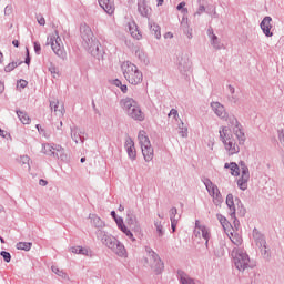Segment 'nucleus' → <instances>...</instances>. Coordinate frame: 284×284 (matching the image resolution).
I'll list each match as a JSON object with an SVG mask.
<instances>
[{
	"label": "nucleus",
	"instance_id": "3c124183",
	"mask_svg": "<svg viewBox=\"0 0 284 284\" xmlns=\"http://www.w3.org/2000/svg\"><path fill=\"white\" fill-rule=\"evenodd\" d=\"M39 185L45 186V185H48V181H45V180H40V181H39Z\"/></svg>",
	"mask_w": 284,
	"mask_h": 284
},
{
	"label": "nucleus",
	"instance_id": "f8f14e48",
	"mask_svg": "<svg viewBox=\"0 0 284 284\" xmlns=\"http://www.w3.org/2000/svg\"><path fill=\"white\" fill-rule=\"evenodd\" d=\"M226 235L234 245L239 246L243 244V237L241 236V233H239V229L233 227L231 231L226 232Z\"/></svg>",
	"mask_w": 284,
	"mask_h": 284
},
{
	"label": "nucleus",
	"instance_id": "774afa93",
	"mask_svg": "<svg viewBox=\"0 0 284 284\" xmlns=\"http://www.w3.org/2000/svg\"><path fill=\"white\" fill-rule=\"evenodd\" d=\"M37 129L39 130V125H37Z\"/></svg>",
	"mask_w": 284,
	"mask_h": 284
},
{
	"label": "nucleus",
	"instance_id": "6e6d98bb",
	"mask_svg": "<svg viewBox=\"0 0 284 284\" xmlns=\"http://www.w3.org/2000/svg\"><path fill=\"white\" fill-rule=\"evenodd\" d=\"M158 6H163V0H158Z\"/></svg>",
	"mask_w": 284,
	"mask_h": 284
},
{
	"label": "nucleus",
	"instance_id": "473e14b6",
	"mask_svg": "<svg viewBox=\"0 0 284 284\" xmlns=\"http://www.w3.org/2000/svg\"><path fill=\"white\" fill-rule=\"evenodd\" d=\"M19 64L17 62H11L7 67H4L6 72H12Z\"/></svg>",
	"mask_w": 284,
	"mask_h": 284
},
{
	"label": "nucleus",
	"instance_id": "69168bd1",
	"mask_svg": "<svg viewBox=\"0 0 284 284\" xmlns=\"http://www.w3.org/2000/svg\"><path fill=\"white\" fill-rule=\"evenodd\" d=\"M231 92H234V89H231Z\"/></svg>",
	"mask_w": 284,
	"mask_h": 284
},
{
	"label": "nucleus",
	"instance_id": "37998d69",
	"mask_svg": "<svg viewBox=\"0 0 284 284\" xmlns=\"http://www.w3.org/2000/svg\"><path fill=\"white\" fill-rule=\"evenodd\" d=\"M113 84L116 85V88H121L123 85V83L119 79L114 80Z\"/></svg>",
	"mask_w": 284,
	"mask_h": 284
},
{
	"label": "nucleus",
	"instance_id": "de8ad7c7",
	"mask_svg": "<svg viewBox=\"0 0 284 284\" xmlns=\"http://www.w3.org/2000/svg\"><path fill=\"white\" fill-rule=\"evenodd\" d=\"M185 8V2H181L179 6H178V10H183Z\"/></svg>",
	"mask_w": 284,
	"mask_h": 284
},
{
	"label": "nucleus",
	"instance_id": "f257e3e1",
	"mask_svg": "<svg viewBox=\"0 0 284 284\" xmlns=\"http://www.w3.org/2000/svg\"><path fill=\"white\" fill-rule=\"evenodd\" d=\"M234 136L237 139L240 145L245 143V130H243V125L239 123L237 119H233L231 124L220 129V139L224 145V149L231 155L239 154L241 150Z\"/></svg>",
	"mask_w": 284,
	"mask_h": 284
},
{
	"label": "nucleus",
	"instance_id": "f03ea898",
	"mask_svg": "<svg viewBox=\"0 0 284 284\" xmlns=\"http://www.w3.org/2000/svg\"><path fill=\"white\" fill-rule=\"evenodd\" d=\"M121 70L125 81L131 85H139L143 83V72L139 70L136 64L130 61H124L121 65Z\"/></svg>",
	"mask_w": 284,
	"mask_h": 284
},
{
	"label": "nucleus",
	"instance_id": "58836bf2",
	"mask_svg": "<svg viewBox=\"0 0 284 284\" xmlns=\"http://www.w3.org/2000/svg\"><path fill=\"white\" fill-rule=\"evenodd\" d=\"M28 87V81H26V80H20L19 82H18V88H27Z\"/></svg>",
	"mask_w": 284,
	"mask_h": 284
},
{
	"label": "nucleus",
	"instance_id": "4be33fe9",
	"mask_svg": "<svg viewBox=\"0 0 284 284\" xmlns=\"http://www.w3.org/2000/svg\"><path fill=\"white\" fill-rule=\"evenodd\" d=\"M70 252H72V254H82L83 256H90L91 254L90 250L82 246H72Z\"/></svg>",
	"mask_w": 284,
	"mask_h": 284
},
{
	"label": "nucleus",
	"instance_id": "2eb2a0df",
	"mask_svg": "<svg viewBox=\"0 0 284 284\" xmlns=\"http://www.w3.org/2000/svg\"><path fill=\"white\" fill-rule=\"evenodd\" d=\"M99 4L108 14H114V2L110 0H99Z\"/></svg>",
	"mask_w": 284,
	"mask_h": 284
},
{
	"label": "nucleus",
	"instance_id": "2f4dec72",
	"mask_svg": "<svg viewBox=\"0 0 284 284\" xmlns=\"http://www.w3.org/2000/svg\"><path fill=\"white\" fill-rule=\"evenodd\" d=\"M121 232H123V234H125V236H128L129 239H131V241H136V239H134V234L131 233V231L128 229V226H121Z\"/></svg>",
	"mask_w": 284,
	"mask_h": 284
},
{
	"label": "nucleus",
	"instance_id": "a19ab883",
	"mask_svg": "<svg viewBox=\"0 0 284 284\" xmlns=\"http://www.w3.org/2000/svg\"><path fill=\"white\" fill-rule=\"evenodd\" d=\"M21 161H22V163H30V156L23 155V156H21Z\"/></svg>",
	"mask_w": 284,
	"mask_h": 284
},
{
	"label": "nucleus",
	"instance_id": "c9c22d12",
	"mask_svg": "<svg viewBox=\"0 0 284 284\" xmlns=\"http://www.w3.org/2000/svg\"><path fill=\"white\" fill-rule=\"evenodd\" d=\"M52 272L54 274H58V276H65V274L63 273V271L59 270V267L57 266H52Z\"/></svg>",
	"mask_w": 284,
	"mask_h": 284
},
{
	"label": "nucleus",
	"instance_id": "5701e85b",
	"mask_svg": "<svg viewBox=\"0 0 284 284\" xmlns=\"http://www.w3.org/2000/svg\"><path fill=\"white\" fill-rule=\"evenodd\" d=\"M112 251L118 255V256H125V254H128V252L125 251V246H123V244H121L120 242H118L115 244V246L112 248Z\"/></svg>",
	"mask_w": 284,
	"mask_h": 284
},
{
	"label": "nucleus",
	"instance_id": "8fccbe9b",
	"mask_svg": "<svg viewBox=\"0 0 284 284\" xmlns=\"http://www.w3.org/2000/svg\"><path fill=\"white\" fill-rule=\"evenodd\" d=\"M27 54H28V57L26 59V63H27V65H30V53L28 50H27Z\"/></svg>",
	"mask_w": 284,
	"mask_h": 284
},
{
	"label": "nucleus",
	"instance_id": "052dcab7",
	"mask_svg": "<svg viewBox=\"0 0 284 284\" xmlns=\"http://www.w3.org/2000/svg\"><path fill=\"white\" fill-rule=\"evenodd\" d=\"M3 135V130H0V136H2Z\"/></svg>",
	"mask_w": 284,
	"mask_h": 284
},
{
	"label": "nucleus",
	"instance_id": "6e6552de",
	"mask_svg": "<svg viewBox=\"0 0 284 284\" xmlns=\"http://www.w3.org/2000/svg\"><path fill=\"white\" fill-rule=\"evenodd\" d=\"M43 153L48 154L49 156H57L58 159H61V156L65 154V150L59 144H55V145L44 144Z\"/></svg>",
	"mask_w": 284,
	"mask_h": 284
},
{
	"label": "nucleus",
	"instance_id": "9d476101",
	"mask_svg": "<svg viewBox=\"0 0 284 284\" xmlns=\"http://www.w3.org/2000/svg\"><path fill=\"white\" fill-rule=\"evenodd\" d=\"M204 185H205L210 196H212L213 201H216L217 203H221V201H223L217 185L212 183V181H210V180H205Z\"/></svg>",
	"mask_w": 284,
	"mask_h": 284
},
{
	"label": "nucleus",
	"instance_id": "e2e57ef3",
	"mask_svg": "<svg viewBox=\"0 0 284 284\" xmlns=\"http://www.w3.org/2000/svg\"><path fill=\"white\" fill-rule=\"evenodd\" d=\"M174 212H176V210L174 209V210H172V214H174Z\"/></svg>",
	"mask_w": 284,
	"mask_h": 284
},
{
	"label": "nucleus",
	"instance_id": "5fc2aeb1",
	"mask_svg": "<svg viewBox=\"0 0 284 284\" xmlns=\"http://www.w3.org/2000/svg\"><path fill=\"white\" fill-rule=\"evenodd\" d=\"M123 210H125V207H123V205L119 206V212H123Z\"/></svg>",
	"mask_w": 284,
	"mask_h": 284
},
{
	"label": "nucleus",
	"instance_id": "864d4df0",
	"mask_svg": "<svg viewBox=\"0 0 284 284\" xmlns=\"http://www.w3.org/2000/svg\"><path fill=\"white\" fill-rule=\"evenodd\" d=\"M111 216H113V219L115 220L116 219V212L112 211Z\"/></svg>",
	"mask_w": 284,
	"mask_h": 284
},
{
	"label": "nucleus",
	"instance_id": "bf43d9fd",
	"mask_svg": "<svg viewBox=\"0 0 284 284\" xmlns=\"http://www.w3.org/2000/svg\"><path fill=\"white\" fill-rule=\"evenodd\" d=\"M216 39H217L216 36H213V43H214V41H216Z\"/></svg>",
	"mask_w": 284,
	"mask_h": 284
},
{
	"label": "nucleus",
	"instance_id": "7ed1b4c3",
	"mask_svg": "<svg viewBox=\"0 0 284 284\" xmlns=\"http://www.w3.org/2000/svg\"><path fill=\"white\" fill-rule=\"evenodd\" d=\"M120 105L126 111V114L131 116V119H135V121H143V112L134 99L125 98L121 100Z\"/></svg>",
	"mask_w": 284,
	"mask_h": 284
},
{
	"label": "nucleus",
	"instance_id": "603ef678",
	"mask_svg": "<svg viewBox=\"0 0 284 284\" xmlns=\"http://www.w3.org/2000/svg\"><path fill=\"white\" fill-rule=\"evenodd\" d=\"M12 43L16 48H19V40H13Z\"/></svg>",
	"mask_w": 284,
	"mask_h": 284
},
{
	"label": "nucleus",
	"instance_id": "09e8293b",
	"mask_svg": "<svg viewBox=\"0 0 284 284\" xmlns=\"http://www.w3.org/2000/svg\"><path fill=\"white\" fill-rule=\"evenodd\" d=\"M172 37H174V36L172 34V32H168V33L164 34V38H165V39H172Z\"/></svg>",
	"mask_w": 284,
	"mask_h": 284
},
{
	"label": "nucleus",
	"instance_id": "4c0bfd02",
	"mask_svg": "<svg viewBox=\"0 0 284 284\" xmlns=\"http://www.w3.org/2000/svg\"><path fill=\"white\" fill-rule=\"evenodd\" d=\"M114 221L120 230H121V227L125 226V224H123V219L116 217Z\"/></svg>",
	"mask_w": 284,
	"mask_h": 284
},
{
	"label": "nucleus",
	"instance_id": "cd10ccee",
	"mask_svg": "<svg viewBox=\"0 0 284 284\" xmlns=\"http://www.w3.org/2000/svg\"><path fill=\"white\" fill-rule=\"evenodd\" d=\"M104 243L106 246H109L110 250H113V247H115V245L119 243V241L116 237L105 236Z\"/></svg>",
	"mask_w": 284,
	"mask_h": 284
},
{
	"label": "nucleus",
	"instance_id": "393cba45",
	"mask_svg": "<svg viewBox=\"0 0 284 284\" xmlns=\"http://www.w3.org/2000/svg\"><path fill=\"white\" fill-rule=\"evenodd\" d=\"M224 168L230 169L231 170V174L232 176H239V164L237 163H225Z\"/></svg>",
	"mask_w": 284,
	"mask_h": 284
},
{
	"label": "nucleus",
	"instance_id": "bb28decb",
	"mask_svg": "<svg viewBox=\"0 0 284 284\" xmlns=\"http://www.w3.org/2000/svg\"><path fill=\"white\" fill-rule=\"evenodd\" d=\"M17 250H23L24 252H30L32 250V243L30 242H18L16 244Z\"/></svg>",
	"mask_w": 284,
	"mask_h": 284
},
{
	"label": "nucleus",
	"instance_id": "e433bc0d",
	"mask_svg": "<svg viewBox=\"0 0 284 284\" xmlns=\"http://www.w3.org/2000/svg\"><path fill=\"white\" fill-rule=\"evenodd\" d=\"M37 21L39 26H45V18H43V16H38Z\"/></svg>",
	"mask_w": 284,
	"mask_h": 284
},
{
	"label": "nucleus",
	"instance_id": "a211bd4d",
	"mask_svg": "<svg viewBox=\"0 0 284 284\" xmlns=\"http://www.w3.org/2000/svg\"><path fill=\"white\" fill-rule=\"evenodd\" d=\"M126 152L130 159H136V148H134V141L128 140L125 143Z\"/></svg>",
	"mask_w": 284,
	"mask_h": 284
},
{
	"label": "nucleus",
	"instance_id": "1a4fd4ad",
	"mask_svg": "<svg viewBox=\"0 0 284 284\" xmlns=\"http://www.w3.org/2000/svg\"><path fill=\"white\" fill-rule=\"evenodd\" d=\"M194 236H196V239H204L206 243L210 241V230L207 226L201 224L199 220L195 222Z\"/></svg>",
	"mask_w": 284,
	"mask_h": 284
},
{
	"label": "nucleus",
	"instance_id": "a878e982",
	"mask_svg": "<svg viewBox=\"0 0 284 284\" xmlns=\"http://www.w3.org/2000/svg\"><path fill=\"white\" fill-rule=\"evenodd\" d=\"M180 281L182 284H194V280H192L185 272L179 271Z\"/></svg>",
	"mask_w": 284,
	"mask_h": 284
},
{
	"label": "nucleus",
	"instance_id": "72a5a7b5",
	"mask_svg": "<svg viewBox=\"0 0 284 284\" xmlns=\"http://www.w3.org/2000/svg\"><path fill=\"white\" fill-rule=\"evenodd\" d=\"M169 119H174L175 121H178L179 119V111H176L175 109H172L169 113Z\"/></svg>",
	"mask_w": 284,
	"mask_h": 284
},
{
	"label": "nucleus",
	"instance_id": "4d7b16f0",
	"mask_svg": "<svg viewBox=\"0 0 284 284\" xmlns=\"http://www.w3.org/2000/svg\"><path fill=\"white\" fill-rule=\"evenodd\" d=\"M0 61H3V53L0 52Z\"/></svg>",
	"mask_w": 284,
	"mask_h": 284
},
{
	"label": "nucleus",
	"instance_id": "13d9d810",
	"mask_svg": "<svg viewBox=\"0 0 284 284\" xmlns=\"http://www.w3.org/2000/svg\"><path fill=\"white\" fill-rule=\"evenodd\" d=\"M81 163H85V158H81Z\"/></svg>",
	"mask_w": 284,
	"mask_h": 284
},
{
	"label": "nucleus",
	"instance_id": "c85d7f7f",
	"mask_svg": "<svg viewBox=\"0 0 284 284\" xmlns=\"http://www.w3.org/2000/svg\"><path fill=\"white\" fill-rule=\"evenodd\" d=\"M151 32L154 34L155 39H161V27L156 24L151 26Z\"/></svg>",
	"mask_w": 284,
	"mask_h": 284
},
{
	"label": "nucleus",
	"instance_id": "aec40b11",
	"mask_svg": "<svg viewBox=\"0 0 284 284\" xmlns=\"http://www.w3.org/2000/svg\"><path fill=\"white\" fill-rule=\"evenodd\" d=\"M217 220L220 221L225 234H226V232H230L233 229L230 221H227V219L225 216H223L222 214H217Z\"/></svg>",
	"mask_w": 284,
	"mask_h": 284
},
{
	"label": "nucleus",
	"instance_id": "49530a36",
	"mask_svg": "<svg viewBox=\"0 0 284 284\" xmlns=\"http://www.w3.org/2000/svg\"><path fill=\"white\" fill-rule=\"evenodd\" d=\"M197 12L199 14H202V12H205V6H200Z\"/></svg>",
	"mask_w": 284,
	"mask_h": 284
},
{
	"label": "nucleus",
	"instance_id": "c756f323",
	"mask_svg": "<svg viewBox=\"0 0 284 284\" xmlns=\"http://www.w3.org/2000/svg\"><path fill=\"white\" fill-rule=\"evenodd\" d=\"M179 134L182 136V139H185L187 136V126L183 122L179 125Z\"/></svg>",
	"mask_w": 284,
	"mask_h": 284
},
{
	"label": "nucleus",
	"instance_id": "b1692460",
	"mask_svg": "<svg viewBox=\"0 0 284 284\" xmlns=\"http://www.w3.org/2000/svg\"><path fill=\"white\" fill-rule=\"evenodd\" d=\"M17 115L20 119L21 123H23V125H30V115H28V113L23 112V111H17Z\"/></svg>",
	"mask_w": 284,
	"mask_h": 284
},
{
	"label": "nucleus",
	"instance_id": "0eeeda50",
	"mask_svg": "<svg viewBox=\"0 0 284 284\" xmlns=\"http://www.w3.org/2000/svg\"><path fill=\"white\" fill-rule=\"evenodd\" d=\"M49 44L51 45V49L58 57H63L65 54L63 41L61 40V37H59V33L55 32L50 36Z\"/></svg>",
	"mask_w": 284,
	"mask_h": 284
},
{
	"label": "nucleus",
	"instance_id": "f3484780",
	"mask_svg": "<svg viewBox=\"0 0 284 284\" xmlns=\"http://www.w3.org/2000/svg\"><path fill=\"white\" fill-rule=\"evenodd\" d=\"M138 10L142 17H148V14H150V7H148V2L145 0L138 1Z\"/></svg>",
	"mask_w": 284,
	"mask_h": 284
},
{
	"label": "nucleus",
	"instance_id": "a18cd8bd",
	"mask_svg": "<svg viewBox=\"0 0 284 284\" xmlns=\"http://www.w3.org/2000/svg\"><path fill=\"white\" fill-rule=\"evenodd\" d=\"M120 90L123 93L128 92V85H125V84L120 85Z\"/></svg>",
	"mask_w": 284,
	"mask_h": 284
},
{
	"label": "nucleus",
	"instance_id": "9b49d317",
	"mask_svg": "<svg viewBox=\"0 0 284 284\" xmlns=\"http://www.w3.org/2000/svg\"><path fill=\"white\" fill-rule=\"evenodd\" d=\"M250 181V169L245 164H241V179L237 181L240 190H245L247 187V182Z\"/></svg>",
	"mask_w": 284,
	"mask_h": 284
},
{
	"label": "nucleus",
	"instance_id": "423d86ee",
	"mask_svg": "<svg viewBox=\"0 0 284 284\" xmlns=\"http://www.w3.org/2000/svg\"><path fill=\"white\" fill-rule=\"evenodd\" d=\"M232 257L234 261V265L237 270H246L250 267V256L247 253H243L241 248H233Z\"/></svg>",
	"mask_w": 284,
	"mask_h": 284
},
{
	"label": "nucleus",
	"instance_id": "79ce46f5",
	"mask_svg": "<svg viewBox=\"0 0 284 284\" xmlns=\"http://www.w3.org/2000/svg\"><path fill=\"white\" fill-rule=\"evenodd\" d=\"M34 51H36L37 53L41 52V44L34 42Z\"/></svg>",
	"mask_w": 284,
	"mask_h": 284
},
{
	"label": "nucleus",
	"instance_id": "c03bdc74",
	"mask_svg": "<svg viewBox=\"0 0 284 284\" xmlns=\"http://www.w3.org/2000/svg\"><path fill=\"white\" fill-rule=\"evenodd\" d=\"M89 45V48H95V50H97V52H99V42H94V45H92V44H88Z\"/></svg>",
	"mask_w": 284,
	"mask_h": 284
},
{
	"label": "nucleus",
	"instance_id": "338daca9",
	"mask_svg": "<svg viewBox=\"0 0 284 284\" xmlns=\"http://www.w3.org/2000/svg\"><path fill=\"white\" fill-rule=\"evenodd\" d=\"M1 243H3V239H1Z\"/></svg>",
	"mask_w": 284,
	"mask_h": 284
},
{
	"label": "nucleus",
	"instance_id": "680f3d73",
	"mask_svg": "<svg viewBox=\"0 0 284 284\" xmlns=\"http://www.w3.org/2000/svg\"><path fill=\"white\" fill-rule=\"evenodd\" d=\"M60 126H61V128L63 126V122H60Z\"/></svg>",
	"mask_w": 284,
	"mask_h": 284
},
{
	"label": "nucleus",
	"instance_id": "dca6fc26",
	"mask_svg": "<svg viewBox=\"0 0 284 284\" xmlns=\"http://www.w3.org/2000/svg\"><path fill=\"white\" fill-rule=\"evenodd\" d=\"M213 112H215L216 115H219L221 119H225V108L219 103V102H213L211 103Z\"/></svg>",
	"mask_w": 284,
	"mask_h": 284
},
{
	"label": "nucleus",
	"instance_id": "6ab92c4d",
	"mask_svg": "<svg viewBox=\"0 0 284 284\" xmlns=\"http://www.w3.org/2000/svg\"><path fill=\"white\" fill-rule=\"evenodd\" d=\"M129 30H130L131 37H133V39L141 41L143 36L141 34V31H139V27L136 26V23L133 22V23L129 24Z\"/></svg>",
	"mask_w": 284,
	"mask_h": 284
},
{
	"label": "nucleus",
	"instance_id": "412c9836",
	"mask_svg": "<svg viewBox=\"0 0 284 284\" xmlns=\"http://www.w3.org/2000/svg\"><path fill=\"white\" fill-rule=\"evenodd\" d=\"M226 205L231 210V216L234 219L236 216V207L234 206V195L229 194L226 196Z\"/></svg>",
	"mask_w": 284,
	"mask_h": 284
},
{
	"label": "nucleus",
	"instance_id": "39448f33",
	"mask_svg": "<svg viewBox=\"0 0 284 284\" xmlns=\"http://www.w3.org/2000/svg\"><path fill=\"white\" fill-rule=\"evenodd\" d=\"M145 267H151L155 274H161L163 272V262L161 257L154 252H149L144 257Z\"/></svg>",
	"mask_w": 284,
	"mask_h": 284
},
{
	"label": "nucleus",
	"instance_id": "0e129e2a",
	"mask_svg": "<svg viewBox=\"0 0 284 284\" xmlns=\"http://www.w3.org/2000/svg\"><path fill=\"white\" fill-rule=\"evenodd\" d=\"M183 12H187V9H183Z\"/></svg>",
	"mask_w": 284,
	"mask_h": 284
},
{
	"label": "nucleus",
	"instance_id": "4468645a",
	"mask_svg": "<svg viewBox=\"0 0 284 284\" xmlns=\"http://www.w3.org/2000/svg\"><path fill=\"white\" fill-rule=\"evenodd\" d=\"M261 28L265 34V37H273L272 33V17H265L261 22Z\"/></svg>",
	"mask_w": 284,
	"mask_h": 284
},
{
	"label": "nucleus",
	"instance_id": "f704fd0d",
	"mask_svg": "<svg viewBox=\"0 0 284 284\" xmlns=\"http://www.w3.org/2000/svg\"><path fill=\"white\" fill-rule=\"evenodd\" d=\"M1 256L4 258L6 263H10L12 256L10 255L9 252L2 251Z\"/></svg>",
	"mask_w": 284,
	"mask_h": 284
},
{
	"label": "nucleus",
	"instance_id": "ddd939ff",
	"mask_svg": "<svg viewBox=\"0 0 284 284\" xmlns=\"http://www.w3.org/2000/svg\"><path fill=\"white\" fill-rule=\"evenodd\" d=\"M50 108L54 112L55 116H63L65 114V106L60 103L59 100H53L50 102Z\"/></svg>",
	"mask_w": 284,
	"mask_h": 284
},
{
	"label": "nucleus",
	"instance_id": "ea45409f",
	"mask_svg": "<svg viewBox=\"0 0 284 284\" xmlns=\"http://www.w3.org/2000/svg\"><path fill=\"white\" fill-rule=\"evenodd\" d=\"M176 224H178L176 220L171 217V227L173 232H176Z\"/></svg>",
	"mask_w": 284,
	"mask_h": 284
},
{
	"label": "nucleus",
	"instance_id": "7c9ffc66",
	"mask_svg": "<svg viewBox=\"0 0 284 284\" xmlns=\"http://www.w3.org/2000/svg\"><path fill=\"white\" fill-rule=\"evenodd\" d=\"M154 226L156 227L159 236H163V222H161V220H156L154 222Z\"/></svg>",
	"mask_w": 284,
	"mask_h": 284
},
{
	"label": "nucleus",
	"instance_id": "20e7f679",
	"mask_svg": "<svg viewBox=\"0 0 284 284\" xmlns=\"http://www.w3.org/2000/svg\"><path fill=\"white\" fill-rule=\"evenodd\" d=\"M138 139L141 145L144 160L152 161V159H154V149H152V144L150 143V138H148V134L145 133V131H140Z\"/></svg>",
	"mask_w": 284,
	"mask_h": 284
}]
</instances>
